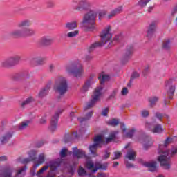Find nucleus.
I'll return each instance as SVG.
<instances>
[{"instance_id":"nucleus-1","label":"nucleus","mask_w":177,"mask_h":177,"mask_svg":"<svg viewBox=\"0 0 177 177\" xmlns=\"http://www.w3.org/2000/svg\"><path fill=\"white\" fill-rule=\"evenodd\" d=\"M97 17V11L95 10H89L83 16L82 24L86 32H92L96 30V18Z\"/></svg>"},{"instance_id":"nucleus-2","label":"nucleus","mask_w":177,"mask_h":177,"mask_svg":"<svg viewBox=\"0 0 177 177\" xmlns=\"http://www.w3.org/2000/svg\"><path fill=\"white\" fill-rule=\"evenodd\" d=\"M101 42H95L90 46L88 49V53L93 52L96 48H102L105 44H107L110 39L113 37L111 33H110V26L105 28L100 34Z\"/></svg>"},{"instance_id":"nucleus-3","label":"nucleus","mask_w":177,"mask_h":177,"mask_svg":"<svg viewBox=\"0 0 177 177\" xmlns=\"http://www.w3.org/2000/svg\"><path fill=\"white\" fill-rule=\"evenodd\" d=\"M71 6L73 10L89 12L92 10V3L88 0H73Z\"/></svg>"},{"instance_id":"nucleus-4","label":"nucleus","mask_w":177,"mask_h":177,"mask_svg":"<svg viewBox=\"0 0 177 177\" xmlns=\"http://www.w3.org/2000/svg\"><path fill=\"white\" fill-rule=\"evenodd\" d=\"M162 146L159 147L158 153L160 154L158 158V161L160 162L161 167L164 168V169H169L171 168V165L169 164V159L171 158V156H169V150H162Z\"/></svg>"},{"instance_id":"nucleus-5","label":"nucleus","mask_w":177,"mask_h":177,"mask_svg":"<svg viewBox=\"0 0 177 177\" xmlns=\"http://www.w3.org/2000/svg\"><path fill=\"white\" fill-rule=\"evenodd\" d=\"M18 28H22L23 37H34L36 32L35 30L27 27L31 26V21L29 19H24L17 24Z\"/></svg>"},{"instance_id":"nucleus-6","label":"nucleus","mask_w":177,"mask_h":177,"mask_svg":"<svg viewBox=\"0 0 177 177\" xmlns=\"http://www.w3.org/2000/svg\"><path fill=\"white\" fill-rule=\"evenodd\" d=\"M68 90V84L67 83V80L66 78L62 77L58 79L54 85V91L56 93L60 95V96H64L67 93V91Z\"/></svg>"},{"instance_id":"nucleus-7","label":"nucleus","mask_w":177,"mask_h":177,"mask_svg":"<svg viewBox=\"0 0 177 177\" xmlns=\"http://www.w3.org/2000/svg\"><path fill=\"white\" fill-rule=\"evenodd\" d=\"M66 71L69 74H73L75 78H78L82 77V74H84V68H82V64H81V63H73L66 67Z\"/></svg>"},{"instance_id":"nucleus-8","label":"nucleus","mask_w":177,"mask_h":177,"mask_svg":"<svg viewBox=\"0 0 177 177\" xmlns=\"http://www.w3.org/2000/svg\"><path fill=\"white\" fill-rule=\"evenodd\" d=\"M7 160L8 157L6 156L0 157V161H6ZM13 172H15V168L10 165L0 167V177H11Z\"/></svg>"},{"instance_id":"nucleus-9","label":"nucleus","mask_w":177,"mask_h":177,"mask_svg":"<svg viewBox=\"0 0 177 177\" xmlns=\"http://www.w3.org/2000/svg\"><path fill=\"white\" fill-rule=\"evenodd\" d=\"M21 57L19 55H12L1 62L2 67H13L17 66Z\"/></svg>"},{"instance_id":"nucleus-10","label":"nucleus","mask_w":177,"mask_h":177,"mask_svg":"<svg viewBox=\"0 0 177 177\" xmlns=\"http://www.w3.org/2000/svg\"><path fill=\"white\" fill-rule=\"evenodd\" d=\"M102 91H103V87H98L95 89L94 95H92V99L87 103L84 107V110H89V109H92L96 104V102L99 100V97L102 95Z\"/></svg>"},{"instance_id":"nucleus-11","label":"nucleus","mask_w":177,"mask_h":177,"mask_svg":"<svg viewBox=\"0 0 177 177\" xmlns=\"http://www.w3.org/2000/svg\"><path fill=\"white\" fill-rule=\"evenodd\" d=\"M63 111H64V109H58L55 115H53L50 122V129L52 132H55V131H56V128H57V122H59V117Z\"/></svg>"},{"instance_id":"nucleus-12","label":"nucleus","mask_w":177,"mask_h":177,"mask_svg":"<svg viewBox=\"0 0 177 177\" xmlns=\"http://www.w3.org/2000/svg\"><path fill=\"white\" fill-rule=\"evenodd\" d=\"M63 164V160L61 159V160H56L53 162H50V171L47 174V177H55V172L57 171V168L60 167Z\"/></svg>"},{"instance_id":"nucleus-13","label":"nucleus","mask_w":177,"mask_h":177,"mask_svg":"<svg viewBox=\"0 0 177 177\" xmlns=\"http://www.w3.org/2000/svg\"><path fill=\"white\" fill-rule=\"evenodd\" d=\"M157 21H153L147 27V37L149 39H151L157 30Z\"/></svg>"},{"instance_id":"nucleus-14","label":"nucleus","mask_w":177,"mask_h":177,"mask_svg":"<svg viewBox=\"0 0 177 177\" xmlns=\"http://www.w3.org/2000/svg\"><path fill=\"white\" fill-rule=\"evenodd\" d=\"M132 53H133V46H127L126 49V52L122 59V63L123 64H125V63H127L128 60L131 59V57H132Z\"/></svg>"},{"instance_id":"nucleus-15","label":"nucleus","mask_w":177,"mask_h":177,"mask_svg":"<svg viewBox=\"0 0 177 177\" xmlns=\"http://www.w3.org/2000/svg\"><path fill=\"white\" fill-rule=\"evenodd\" d=\"M53 42H55V39L50 36L43 37L40 39L39 41V44L41 45V46H50V45H52Z\"/></svg>"},{"instance_id":"nucleus-16","label":"nucleus","mask_w":177,"mask_h":177,"mask_svg":"<svg viewBox=\"0 0 177 177\" xmlns=\"http://www.w3.org/2000/svg\"><path fill=\"white\" fill-rule=\"evenodd\" d=\"M166 88H168L167 95L169 96V99H172V96L175 93V86L172 85V79H169L165 83Z\"/></svg>"},{"instance_id":"nucleus-17","label":"nucleus","mask_w":177,"mask_h":177,"mask_svg":"<svg viewBox=\"0 0 177 177\" xmlns=\"http://www.w3.org/2000/svg\"><path fill=\"white\" fill-rule=\"evenodd\" d=\"M11 38H21L23 37V29H15L8 33Z\"/></svg>"},{"instance_id":"nucleus-18","label":"nucleus","mask_w":177,"mask_h":177,"mask_svg":"<svg viewBox=\"0 0 177 177\" xmlns=\"http://www.w3.org/2000/svg\"><path fill=\"white\" fill-rule=\"evenodd\" d=\"M143 139L145 142L143 145L144 149L148 150L151 146H153V139L150 137V136L147 135L144 136Z\"/></svg>"},{"instance_id":"nucleus-19","label":"nucleus","mask_w":177,"mask_h":177,"mask_svg":"<svg viewBox=\"0 0 177 177\" xmlns=\"http://www.w3.org/2000/svg\"><path fill=\"white\" fill-rule=\"evenodd\" d=\"M143 165L147 168H149V172H156L157 171V162L156 161L145 162Z\"/></svg>"},{"instance_id":"nucleus-20","label":"nucleus","mask_w":177,"mask_h":177,"mask_svg":"<svg viewBox=\"0 0 177 177\" xmlns=\"http://www.w3.org/2000/svg\"><path fill=\"white\" fill-rule=\"evenodd\" d=\"M32 64H35V66H44L45 64V58L42 57H34L31 59Z\"/></svg>"},{"instance_id":"nucleus-21","label":"nucleus","mask_w":177,"mask_h":177,"mask_svg":"<svg viewBox=\"0 0 177 177\" xmlns=\"http://www.w3.org/2000/svg\"><path fill=\"white\" fill-rule=\"evenodd\" d=\"M73 157L77 158H82V157H85V151L82 149H78L77 147H74L73 148Z\"/></svg>"},{"instance_id":"nucleus-22","label":"nucleus","mask_w":177,"mask_h":177,"mask_svg":"<svg viewBox=\"0 0 177 177\" xmlns=\"http://www.w3.org/2000/svg\"><path fill=\"white\" fill-rule=\"evenodd\" d=\"M78 138V133L75 131L73 134L66 133L64 138V143H68L73 140V139H77Z\"/></svg>"},{"instance_id":"nucleus-23","label":"nucleus","mask_w":177,"mask_h":177,"mask_svg":"<svg viewBox=\"0 0 177 177\" xmlns=\"http://www.w3.org/2000/svg\"><path fill=\"white\" fill-rule=\"evenodd\" d=\"M122 10H124V7L120 6L114 10H111L109 15H108V19H111V17H114L116 15H120V13H122Z\"/></svg>"},{"instance_id":"nucleus-24","label":"nucleus","mask_w":177,"mask_h":177,"mask_svg":"<svg viewBox=\"0 0 177 177\" xmlns=\"http://www.w3.org/2000/svg\"><path fill=\"white\" fill-rule=\"evenodd\" d=\"M49 91H50V84H47L45 87L41 88L39 93V97H45L48 93H49Z\"/></svg>"},{"instance_id":"nucleus-25","label":"nucleus","mask_w":177,"mask_h":177,"mask_svg":"<svg viewBox=\"0 0 177 177\" xmlns=\"http://www.w3.org/2000/svg\"><path fill=\"white\" fill-rule=\"evenodd\" d=\"M107 163H98L96 165L95 168L91 171V172L92 174H95V172H97L99 169H100L101 171H107Z\"/></svg>"},{"instance_id":"nucleus-26","label":"nucleus","mask_w":177,"mask_h":177,"mask_svg":"<svg viewBox=\"0 0 177 177\" xmlns=\"http://www.w3.org/2000/svg\"><path fill=\"white\" fill-rule=\"evenodd\" d=\"M12 136H13V132L12 131L7 132L1 138V142L2 145H5V144L8 143V141L10 140Z\"/></svg>"},{"instance_id":"nucleus-27","label":"nucleus","mask_w":177,"mask_h":177,"mask_svg":"<svg viewBox=\"0 0 177 177\" xmlns=\"http://www.w3.org/2000/svg\"><path fill=\"white\" fill-rule=\"evenodd\" d=\"M125 158H128V160H131V161H135V158H136V152H135L133 149H129L125 155Z\"/></svg>"},{"instance_id":"nucleus-28","label":"nucleus","mask_w":177,"mask_h":177,"mask_svg":"<svg viewBox=\"0 0 177 177\" xmlns=\"http://www.w3.org/2000/svg\"><path fill=\"white\" fill-rule=\"evenodd\" d=\"M99 147H102V146H99L97 144H92L91 145H89V150L91 153L94 156V157H97V153H96V151H97V149H99Z\"/></svg>"},{"instance_id":"nucleus-29","label":"nucleus","mask_w":177,"mask_h":177,"mask_svg":"<svg viewBox=\"0 0 177 177\" xmlns=\"http://www.w3.org/2000/svg\"><path fill=\"white\" fill-rule=\"evenodd\" d=\"M117 135H118V131H113L109 133L108 138H106V143H111V142H114L115 139H117Z\"/></svg>"},{"instance_id":"nucleus-30","label":"nucleus","mask_w":177,"mask_h":177,"mask_svg":"<svg viewBox=\"0 0 177 177\" xmlns=\"http://www.w3.org/2000/svg\"><path fill=\"white\" fill-rule=\"evenodd\" d=\"M103 138H104V135L103 134L97 135L94 138V143L98 146H100V145L104 143V140H103Z\"/></svg>"},{"instance_id":"nucleus-31","label":"nucleus","mask_w":177,"mask_h":177,"mask_svg":"<svg viewBox=\"0 0 177 177\" xmlns=\"http://www.w3.org/2000/svg\"><path fill=\"white\" fill-rule=\"evenodd\" d=\"M44 162H45V155L44 153H41L39 155L37 163L34 165V169H37V168H38L41 164H44Z\"/></svg>"},{"instance_id":"nucleus-32","label":"nucleus","mask_w":177,"mask_h":177,"mask_svg":"<svg viewBox=\"0 0 177 177\" xmlns=\"http://www.w3.org/2000/svg\"><path fill=\"white\" fill-rule=\"evenodd\" d=\"M77 21H74L72 22H67L65 24V28H66V30H75V28H77Z\"/></svg>"},{"instance_id":"nucleus-33","label":"nucleus","mask_w":177,"mask_h":177,"mask_svg":"<svg viewBox=\"0 0 177 177\" xmlns=\"http://www.w3.org/2000/svg\"><path fill=\"white\" fill-rule=\"evenodd\" d=\"M93 113V111H91L87 113L86 114L85 117H84V118H77V120L80 122V124H82V122L91 120V118H92Z\"/></svg>"},{"instance_id":"nucleus-34","label":"nucleus","mask_w":177,"mask_h":177,"mask_svg":"<svg viewBox=\"0 0 177 177\" xmlns=\"http://www.w3.org/2000/svg\"><path fill=\"white\" fill-rule=\"evenodd\" d=\"M98 79L100 80V84L103 85L106 81H109L110 80V76L109 75L100 74Z\"/></svg>"},{"instance_id":"nucleus-35","label":"nucleus","mask_w":177,"mask_h":177,"mask_svg":"<svg viewBox=\"0 0 177 177\" xmlns=\"http://www.w3.org/2000/svg\"><path fill=\"white\" fill-rule=\"evenodd\" d=\"M153 133H162L164 129L161 124H155L154 128L152 129Z\"/></svg>"},{"instance_id":"nucleus-36","label":"nucleus","mask_w":177,"mask_h":177,"mask_svg":"<svg viewBox=\"0 0 177 177\" xmlns=\"http://www.w3.org/2000/svg\"><path fill=\"white\" fill-rule=\"evenodd\" d=\"M34 97H29L28 98H26L24 101H23V102L21 104V107H22L23 109H24V107H26V106H28V104H31V103H33L34 102Z\"/></svg>"},{"instance_id":"nucleus-37","label":"nucleus","mask_w":177,"mask_h":177,"mask_svg":"<svg viewBox=\"0 0 177 177\" xmlns=\"http://www.w3.org/2000/svg\"><path fill=\"white\" fill-rule=\"evenodd\" d=\"M31 121L30 120H26L24 122H21L18 125V129L19 131H24V129H26L27 127H28V124H30Z\"/></svg>"},{"instance_id":"nucleus-38","label":"nucleus","mask_w":177,"mask_h":177,"mask_svg":"<svg viewBox=\"0 0 177 177\" xmlns=\"http://www.w3.org/2000/svg\"><path fill=\"white\" fill-rule=\"evenodd\" d=\"M26 73H15L12 76V79L14 81H20L21 80H23V78H26Z\"/></svg>"},{"instance_id":"nucleus-39","label":"nucleus","mask_w":177,"mask_h":177,"mask_svg":"<svg viewBox=\"0 0 177 177\" xmlns=\"http://www.w3.org/2000/svg\"><path fill=\"white\" fill-rule=\"evenodd\" d=\"M91 85H92V79H88L87 81H86L84 85L82 87V92H88L89 88H91Z\"/></svg>"},{"instance_id":"nucleus-40","label":"nucleus","mask_w":177,"mask_h":177,"mask_svg":"<svg viewBox=\"0 0 177 177\" xmlns=\"http://www.w3.org/2000/svg\"><path fill=\"white\" fill-rule=\"evenodd\" d=\"M121 39H122V35H116L113 39L109 42V45H111V46L113 45H115V44H117V42H120Z\"/></svg>"},{"instance_id":"nucleus-41","label":"nucleus","mask_w":177,"mask_h":177,"mask_svg":"<svg viewBox=\"0 0 177 177\" xmlns=\"http://www.w3.org/2000/svg\"><path fill=\"white\" fill-rule=\"evenodd\" d=\"M68 168V172L71 175H74V172H75V169L77 168V162H73V165H69Z\"/></svg>"},{"instance_id":"nucleus-42","label":"nucleus","mask_w":177,"mask_h":177,"mask_svg":"<svg viewBox=\"0 0 177 177\" xmlns=\"http://www.w3.org/2000/svg\"><path fill=\"white\" fill-rule=\"evenodd\" d=\"M30 161H35L37 160V151L32 150L28 153Z\"/></svg>"},{"instance_id":"nucleus-43","label":"nucleus","mask_w":177,"mask_h":177,"mask_svg":"<svg viewBox=\"0 0 177 177\" xmlns=\"http://www.w3.org/2000/svg\"><path fill=\"white\" fill-rule=\"evenodd\" d=\"M162 48L165 50H169V49H171V40H165L163 41Z\"/></svg>"},{"instance_id":"nucleus-44","label":"nucleus","mask_w":177,"mask_h":177,"mask_svg":"<svg viewBox=\"0 0 177 177\" xmlns=\"http://www.w3.org/2000/svg\"><path fill=\"white\" fill-rule=\"evenodd\" d=\"M85 167L87 169H88V171H91L92 168H95V163H93V162L91 160H86Z\"/></svg>"},{"instance_id":"nucleus-45","label":"nucleus","mask_w":177,"mask_h":177,"mask_svg":"<svg viewBox=\"0 0 177 177\" xmlns=\"http://www.w3.org/2000/svg\"><path fill=\"white\" fill-rule=\"evenodd\" d=\"M118 124H120V120L115 118H113L107 122V124L110 125L111 127H117Z\"/></svg>"},{"instance_id":"nucleus-46","label":"nucleus","mask_w":177,"mask_h":177,"mask_svg":"<svg viewBox=\"0 0 177 177\" xmlns=\"http://www.w3.org/2000/svg\"><path fill=\"white\" fill-rule=\"evenodd\" d=\"M78 34H80V31L78 30H76L68 32L66 35V37H68V38H75V37H77Z\"/></svg>"},{"instance_id":"nucleus-47","label":"nucleus","mask_w":177,"mask_h":177,"mask_svg":"<svg viewBox=\"0 0 177 177\" xmlns=\"http://www.w3.org/2000/svg\"><path fill=\"white\" fill-rule=\"evenodd\" d=\"M97 15H98V19L102 20L103 17L106 16L107 14V12L104 10H100L98 12L97 11Z\"/></svg>"},{"instance_id":"nucleus-48","label":"nucleus","mask_w":177,"mask_h":177,"mask_svg":"<svg viewBox=\"0 0 177 177\" xmlns=\"http://www.w3.org/2000/svg\"><path fill=\"white\" fill-rule=\"evenodd\" d=\"M157 102H158V97H152L149 98V103H150L151 107H154Z\"/></svg>"},{"instance_id":"nucleus-49","label":"nucleus","mask_w":177,"mask_h":177,"mask_svg":"<svg viewBox=\"0 0 177 177\" xmlns=\"http://www.w3.org/2000/svg\"><path fill=\"white\" fill-rule=\"evenodd\" d=\"M149 2H150V0H139L137 5L141 8H145V6H146Z\"/></svg>"},{"instance_id":"nucleus-50","label":"nucleus","mask_w":177,"mask_h":177,"mask_svg":"<svg viewBox=\"0 0 177 177\" xmlns=\"http://www.w3.org/2000/svg\"><path fill=\"white\" fill-rule=\"evenodd\" d=\"M154 127H156V124L153 122H147L145 123V127L149 129V131H153Z\"/></svg>"},{"instance_id":"nucleus-51","label":"nucleus","mask_w":177,"mask_h":177,"mask_svg":"<svg viewBox=\"0 0 177 177\" xmlns=\"http://www.w3.org/2000/svg\"><path fill=\"white\" fill-rule=\"evenodd\" d=\"M67 151H68V149L66 147H64L61 150L60 153H59L61 158H64L67 157Z\"/></svg>"},{"instance_id":"nucleus-52","label":"nucleus","mask_w":177,"mask_h":177,"mask_svg":"<svg viewBox=\"0 0 177 177\" xmlns=\"http://www.w3.org/2000/svg\"><path fill=\"white\" fill-rule=\"evenodd\" d=\"M173 142H174V138L167 137L165 140L164 145H163L164 147H168V145H169V143H172Z\"/></svg>"},{"instance_id":"nucleus-53","label":"nucleus","mask_w":177,"mask_h":177,"mask_svg":"<svg viewBox=\"0 0 177 177\" xmlns=\"http://www.w3.org/2000/svg\"><path fill=\"white\" fill-rule=\"evenodd\" d=\"M117 93H118V90L114 89L111 93V95H109V97H108V99L109 100H111L112 99H115V97L117 96Z\"/></svg>"},{"instance_id":"nucleus-54","label":"nucleus","mask_w":177,"mask_h":177,"mask_svg":"<svg viewBox=\"0 0 177 177\" xmlns=\"http://www.w3.org/2000/svg\"><path fill=\"white\" fill-rule=\"evenodd\" d=\"M139 77H140V75L138 72H133V73L131 74V77L130 78L131 82H133V80H136V78H139Z\"/></svg>"},{"instance_id":"nucleus-55","label":"nucleus","mask_w":177,"mask_h":177,"mask_svg":"<svg viewBox=\"0 0 177 177\" xmlns=\"http://www.w3.org/2000/svg\"><path fill=\"white\" fill-rule=\"evenodd\" d=\"M135 128H133L129 132L126 133L127 138H129V139H131V138H133V135L135 134Z\"/></svg>"},{"instance_id":"nucleus-56","label":"nucleus","mask_w":177,"mask_h":177,"mask_svg":"<svg viewBox=\"0 0 177 177\" xmlns=\"http://www.w3.org/2000/svg\"><path fill=\"white\" fill-rule=\"evenodd\" d=\"M49 167H50V165H46L44 167H42L41 169H40L37 172V176H39V175H41V174H44V172H45V171H47V169H49Z\"/></svg>"},{"instance_id":"nucleus-57","label":"nucleus","mask_w":177,"mask_h":177,"mask_svg":"<svg viewBox=\"0 0 177 177\" xmlns=\"http://www.w3.org/2000/svg\"><path fill=\"white\" fill-rule=\"evenodd\" d=\"M149 111L146 110V109H143L142 111H141V116L143 117V118H147V117H149Z\"/></svg>"},{"instance_id":"nucleus-58","label":"nucleus","mask_w":177,"mask_h":177,"mask_svg":"<svg viewBox=\"0 0 177 177\" xmlns=\"http://www.w3.org/2000/svg\"><path fill=\"white\" fill-rule=\"evenodd\" d=\"M109 110L110 109L109 107L102 109V115L104 117H107Z\"/></svg>"},{"instance_id":"nucleus-59","label":"nucleus","mask_w":177,"mask_h":177,"mask_svg":"<svg viewBox=\"0 0 177 177\" xmlns=\"http://www.w3.org/2000/svg\"><path fill=\"white\" fill-rule=\"evenodd\" d=\"M124 163H125L126 167H127L129 169L130 168H135V165L129 162L128 160H125Z\"/></svg>"},{"instance_id":"nucleus-60","label":"nucleus","mask_w":177,"mask_h":177,"mask_svg":"<svg viewBox=\"0 0 177 177\" xmlns=\"http://www.w3.org/2000/svg\"><path fill=\"white\" fill-rule=\"evenodd\" d=\"M122 153H121V152H115L114 153V156L115 157L113 158V160H118V158H120L121 157Z\"/></svg>"},{"instance_id":"nucleus-61","label":"nucleus","mask_w":177,"mask_h":177,"mask_svg":"<svg viewBox=\"0 0 177 177\" xmlns=\"http://www.w3.org/2000/svg\"><path fill=\"white\" fill-rule=\"evenodd\" d=\"M155 117H156V118L158 120H159L160 121H161L162 118V114H161L160 112H156L155 113Z\"/></svg>"},{"instance_id":"nucleus-62","label":"nucleus","mask_w":177,"mask_h":177,"mask_svg":"<svg viewBox=\"0 0 177 177\" xmlns=\"http://www.w3.org/2000/svg\"><path fill=\"white\" fill-rule=\"evenodd\" d=\"M150 71V68L147 66L142 71V74L144 76L147 75V73Z\"/></svg>"},{"instance_id":"nucleus-63","label":"nucleus","mask_w":177,"mask_h":177,"mask_svg":"<svg viewBox=\"0 0 177 177\" xmlns=\"http://www.w3.org/2000/svg\"><path fill=\"white\" fill-rule=\"evenodd\" d=\"M55 6V3L52 1H48L47 2V8H53Z\"/></svg>"},{"instance_id":"nucleus-64","label":"nucleus","mask_w":177,"mask_h":177,"mask_svg":"<svg viewBox=\"0 0 177 177\" xmlns=\"http://www.w3.org/2000/svg\"><path fill=\"white\" fill-rule=\"evenodd\" d=\"M177 13V4L174 6L171 11V16H175Z\"/></svg>"}]
</instances>
